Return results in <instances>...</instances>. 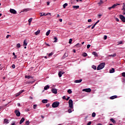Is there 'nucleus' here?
<instances>
[{
	"label": "nucleus",
	"mask_w": 125,
	"mask_h": 125,
	"mask_svg": "<svg viewBox=\"0 0 125 125\" xmlns=\"http://www.w3.org/2000/svg\"><path fill=\"white\" fill-rule=\"evenodd\" d=\"M27 44H28V43H27V41L24 40L23 42V46H26Z\"/></svg>",
	"instance_id": "20"
},
{
	"label": "nucleus",
	"mask_w": 125,
	"mask_h": 125,
	"mask_svg": "<svg viewBox=\"0 0 125 125\" xmlns=\"http://www.w3.org/2000/svg\"><path fill=\"white\" fill-rule=\"evenodd\" d=\"M98 23H99V20H98L97 22H96V23L94 24L95 25H97V24H98Z\"/></svg>",
	"instance_id": "51"
},
{
	"label": "nucleus",
	"mask_w": 125,
	"mask_h": 125,
	"mask_svg": "<svg viewBox=\"0 0 125 125\" xmlns=\"http://www.w3.org/2000/svg\"><path fill=\"white\" fill-rule=\"evenodd\" d=\"M52 92L54 93V94H57V89H52Z\"/></svg>",
	"instance_id": "11"
},
{
	"label": "nucleus",
	"mask_w": 125,
	"mask_h": 125,
	"mask_svg": "<svg viewBox=\"0 0 125 125\" xmlns=\"http://www.w3.org/2000/svg\"><path fill=\"white\" fill-rule=\"evenodd\" d=\"M88 22L89 23L90 22H91V19H89L88 20Z\"/></svg>",
	"instance_id": "56"
},
{
	"label": "nucleus",
	"mask_w": 125,
	"mask_h": 125,
	"mask_svg": "<svg viewBox=\"0 0 125 125\" xmlns=\"http://www.w3.org/2000/svg\"><path fill=\"white\" fill-rule=\"evenodd\" d=\"M16 58H17V56L15 55V56H14V59H16Z\"/></svg>",
	"instance_id": "62"
},
{
	"label": "nucleus",
	"mask_w": 125,
	"mask_h": 125,
	"mask_svg": "<svg viewBox=\"0 0 125 125\" xmlns=\"http://www.w3.org/2000/svg\"><path fill=\"white\" fill-rule=\"evenodd\" d=\"M104 67H105V62H102L98 66L97 70L98 71H99V70H102Z\"/></svg>",
	"instance_id": "2"
},
{
	"label": "nucleus",
	"mask_w": 125,
	"mask_h": 125,
	"mask_svg": "<svg viewBox=\"0 0 125 125\" xmlns=\"http://www.w3.org/2000/svg\"><path fill=\"white\" fill-rule=\"evenodd\" d=\"M32 21H33V18H30L28 20V22L31 23V22H32Z\"/></svg>",
	"instance_id": "37"
},
{
	"label": "nucleus",
	"mask_w": 125,
	"mask_h": 125,
	"mask_svg": "<svg viewBox=\"0 0 125 125\" xmlns=\"http://www.w3.org/2000/svg\"><path fill=\"white\" fill-rule=\"evenodd\" d=\"M64 56H65V57H68V54L65 53L64 55Z\"/></svg>",
	"instance_id": "54"
},
{
	"label": "nucleus",
	"mask_w": 125,
	"mask_h": 125,
	"mask_svg": "<svg viewBox=\"0 0 125 125\" xmlns=\"http://www.w3.org/2000/svg\"><path fill=\"white\" fill-rule=\"evenodd\" d=\"M102 16V15H98V17H99V18H101V17Z\"/></svg>",
	"instance_id": "57"
},
{
	"label": "nucleus",
	"mask_w": 125,
	"mask_h": 125,
	"mask_svg": "<svg viewBox=\"0 0 125 125\" xmlns=\"http://www.w3.org/2000/svg\"><path fill=\"white\" fill-rule=\"evenodd\" d=\"M24 91H25V90H22L20 91V92H19L18 93L16 94V97H17V96H19V95H20V94H21V93H23V92H24Z\"/></svg>",
	"instance_id": "6"
},
{
	"label": "nucleus",
	"mask_w": 125,
	"mask_h": 125,
	"mask_svg": "<svg viewBox=\"0 0 125 125\" xmlns=\"http://www.w3.org/2000/svg\"><path fill=\"white\" fill-rule=\"evenodd\" d=\"M33 108L34 109H36L37 108V104H34L33 105Z\"/></svg>",
	"instance_id": "42"
},
{
	"label": "nucleus",
	"mask_w": 125,
	"mask_h": 125,
	"mask_svg": "<svg viewBox=\"0 0 125 125\" xmlns=\"http://www.w3.org/2000/svg\"><path fill=\"white\" fill-rule=\"evenodd\" d=\"M42 102L44 104H45V103H47V100L45 99V100H43L42 101Z\"/></svg>",
	"instance_id": "30"
},
{
	"label": "nucleus",
	"mask_w": 125,
	"mask_h": 125,
	"mask_svg": "<svg viewBox=\"0 0 125 125\" xmlns=\"http://www.w3.org/2000/svg\"><path fill=\"white\" fill-rule=\"evenodd\" d=\"M97 125H102L101 124H98Z\"/></svg>",
	"instance_id": "64"
},
{
	"label": "nucleus",
	"mask_w": 125,
	"mask_h": 125,
	"mask_svg": "<svg viewBox=\"0 0 125 125\" xmlns=\"http://www.w3.org/2000/svg\"><path fill=\"white\" fill-rule=\"evenodd\" d=\"M103 3H104L103 0H100V2L98 3V4H99V5H101V4H102Z\"/></svg>",
	"instance_id": "18"
},
{
	"label": "nucleus",
	"mask_w": 125,
	"mask_h": 125,
	"mask_svg": "<svg viewBox=\"0 0 125 125\" xmlns=\"http://www.w3.org/2000/svg\"><path fill=\"white\" fill-rule=\"evenodd\" d=\"M24 121H25V119L24 118H21V119L20 122V125H21V124H23Z\"/></svg>",
	"instance_id": "14"
},
{
	"label": "nucleus",
	"mask_w": 125,
	"mask_h": 125,
	"mask_svg": "<svg viewBox=\"0 0 125 125\" xmlns=\"http://www.w3.org/2000/svg\"><path fill=\"white\" fill-rule=\"evenodd\" d=\"M115 20H116V21H117V22H119V21H120V20H119V19L117 18H115Z\"/></svg>",
	"instance_id": "45"
},
{
	"label": "nucleus",
	"mask_w": 125,
	"mask_h": 125,
	"mask_svg": "<svg viewBox=\"0 0 125 125\" xmlns=\"http://www.w3.org/2000/svg\"><path fill=\"white\" fill-rule=\"evenodd\" d=\"M91 125V122H88L87 125Z\"/></svg>",
	"instance_id": "55"
},
{
	"label": "nucleus",
	"mask_w": 125,
	"mask_h": 125,
	"mask_svg": "<svg viewBox=\"0 0 125 125\" xmlns=\"http://www.w3.org/2000/svg\"><path fill=\"white\" fill-rule=\"evenodd\" d=\"M10 12L11 13H12L13 14H16V13H17V12L16 11V10H15L13 9H11L10 10Z\"/></svg>",
	"instance_id": "7"
},
{
	"label": "nucleus",
	"mask_w": 125,
	"mask_h": 125,
	"mask_svg": "<svg viewBox=\"0 0 125 125\" xmlns=\"http://www.w3.org/2000/svg\"><path fill=\"white\" fill-rule=\"evenodd\" d=\"M53 55V53H51L49 54L48 55H49V57H50V56H51Z\"/></svg>",
	"instance_id": "50"
},
{
	"label": "nucleus",
	"mask_w": 125,
	"mask_h": 125,
	"mask_svg": "<svg viewBox=\"0 0 125 125\" xmlns=\"http://www.w3.org/2000/svg\"><path fill=\"white\" fill-rule=\"evenodd\" d=\"M25 79H31L32 77H31V76H27V75H26V76H25Z\"/></svg>",
	"instance_id": "33"
},
{
	"label": "nucleus",
	"mask_w": 125,
	"mask_h": 125,
	"mask_svg": "<svg viewBox=\"0 0 125 125\" xmlns=\"http://www.w3.org/2000/svg\"><path fill=\"white\" fill-rule=\"evenodd\" d=\"M90 46H91L90 44H88V45H87V49H88V48H89L90 47Z\"/></svg>",
	"instance_id": "44"
},
{
	"label": "nucleus",
	"mask_w": 125,
	"mask_h": 125,
	"mask_svg": "<svg viewBox=\"0 0 125 125\" xmlns=\"http://www.w3.org/2000/svg\"><path fill=\"white\" fill-rule=\"evenodd\" d=\"M72 42H73V40L72 39H70L69 43H72Z\"/></svg>",
	"instance_id": "39"
},
{
	"label": "nucleus",
	"mask_w": 125,
	"mask_h": 125,
	"mask_svg": "<svg viewBox=\"0 0 125 125\" xmlns=\"http://www.w3.org/2000/svg\"><path fill=\"white\" fill-rule=\"evenodd\" d=\"M9 122L8 119H4V124H9Z\"/></svg>",
	"instance_id": "17"
},
{
	"label": "nucleus",
	"mask_w": 125,
	"mask_h": 125,
	"mask_svg": "<svg viewBox=\"0 0 125 125\" xmlns=\"http://www.w3.org/2000/svg\"><path fill=\"white\" fill-rule=\"evenodd\" d=\"M83 56L84 57H86L87 56V54L85 52H84L83 53Z\"/></svg>",
	"instance_id": "28"
},
{
	"label": "nucleus",
	"mask_w": 125,
	"mask_h": 125,
	"mask_svg": "<svg viewBox=\"0 0 125 125\" xmlns=\"http://www.w3.org/2000/svg\"><path fill=\"white\" fill-rule=\"evenodd\" d=\"M81 82H83V80L80 79L79 80H75L74 81V83H81Z\"/></svg>",
	"instance_id": "12"
},
{
	"label": "nucleus",
	"mask_w": 125,
	"mask_h": 125,
	"mask_svg": "<svg viewBox=\"0 0 125 125\" xmlns=\"http://www.w3.org/2000/svg\"><path fill=\"white\" fill-rule=\"evenodd\" d=\"M46 107H49V104H48L46 105Z\"/></svg>",
	"instance_id": "61"
},
{
	"label": "nucleus",
	"mask_w": 125,
	"mask_h": 125,
	"mask_svg": "<svg viewBox=\"0 0 125 125\" xmlns=\"http://www.w3.org/2000/svg\"><path fill=\"white\" fill-rule=\"evenodd\" d=\"M95 26H96L95 24H94L93 25V26H92V27H91V29H94V27H95Z\"/></svg>",
	"instance_id": "52"
},
{
	"label": "nucleus",
	"mask_w": 125,
	"mask_h": 125,
	"mask_svg": "<svg viewBox=\"0 0 125 125\" xmlns=\"http://www.w3.org/2000/svg\"><path fill=\"white\" fill-rule=\"evenodd\" d=\"M40 33H41V30H38L36 32H35L36 36H38Z\"/></svg>",
	"instance_id": "24"
},
{
	"label": "nucleus",
	"mask_w": 125,
	"mask_h": 125,
	"mask_svg": "<svg viewBox=\"0 0 125 125\" xmlns=\"http://www.w3.org/2000/svg\"><path fill=\"white\" fill-rule=\"evenodd\" d=\"M59 106V102H55L52 104V107L53 108H57Z\"/></svg>",
	"instance_id": "3"
},
{
	"label": "nucleus",
	"mask_w": 125,
	"mask_h": 125,
	"mask_svg": "<svg viewBox=\"0 0 125 125\" xmlns=\"http://www.w3.org/2000/svg\"><path fill=\"white\" fill-rule=\"evenodd\" d=\"M26 125H30V122H29V121H27L26 122Z\"/></svg>",
	"instance_id": "41"
},
{
	"label": "nucleus",
	"mask_w": 125,
	"mask_h": 125,
	"mask_svg": "<svg viewBox=\"0 0 125 125\" xmlns=\"http://www.w3.org/2000/svg\"><path fill=\"white\" fill-rule=\"evenodd\" d=\"M12 67L13 68V69H15V64H13L12 65Z\"/></svg>",
	"instance_id": "46"
},
{
	"label": "nucleus",
	"mask_w": 125,
	"mask_h": 125,
	"mask_svg": "<svg viewBox=\"0 0 125 125\" xmlns=\"http://www.w3.org/2000/svg\"><path fill=\"white\" fill-rule=\"evenodd\" d=\"M117 55L116 54H114L113 55H109V56L111 57L112 56V57H115V56H116Z\"/></svg>",
	"instance_id": "40"
},
{
	"label": "nucleus",
	"mask_w": 125,
	"mask_h": 125,
	"mask_svg": "<svg viewBox=\"0 0 125 125\" xmlns=\"http://www.w3.org/2000/svg\"><path fill=\"white\" fill-rule=\"evenodd\" d=\"M17 105H18L19 107L20 106H21L20 103H18V104H17Z\"/></svg>",
	"instance_id": "60"
},
{
	"label": "nucleus",
	"mask_w": 125,
	"mask_h": 125,
	"mask_svg": "<svg viewBox=\"0 0 125 125\" xmlns=\"http://www.w3.org/2000/svg\"><path fill=\"white\" fill-rule=\"evenodd\" d=\"M95 116H96V114H95V112H93L92 114V117H93V118H94V117H95Z\"/></svg>",
	"instance_id": "34"
},
{
	"label": "nucleus",
	"mask_w": 125,
	"mask_h": 125,
	"mask_svg": "<svg viewBox=\"0 0 125 125\" xmlns=\"http://www.w3.org/2000/svg\"><path fill=\"white\" fill-rule=\"evenodd\" d=\"M124 42H123V41H120L118 42V44H117V45H120V44H123Z\"/></svg>",
	"instance_id": "29"
},
{
	"label": "nucleus",
	"mask_w": 125,
	"mask_h": 125,
	"mask_svg": "<svg viewBox=\"0 0 125 125\" xmlns=\"http://www.w3.org/2000/svg\"><path fill=\"white\" fill-rule=\"evenodd\" d=\"M54 40H55V41H54V42H57L58 39L56 37H54Z\"/></svg>",
	"instance_id": "36"
},
{
	"label": "nucleus",
	"mask_w": 125,
	"mask_h": 125,
	"mask_svg": "<svg viewBox=\"0 0 125 125\" xmlns=\"http://www.w3.org/2000/svg\"><path fill=\"white\" fill-rule=\"evenodd\" d=\"M30 10V8L23 9L22 12H27Z\"/></svg>",
	"instance_id": "13"
},
{
	"label": "nucleus",
	"mask_w": 125,
	"mask_h": 125,
	"mask_svg": "<svg viewBox=\"0 0 125 125\" xmlns=\"http://www.w3.org/2000/svg\"><path fill=\"white\" fill-rule=\"evenodd\" d=\"M73 52H74V53H76V50L75 49H73Z\"/></svg>",
	"instance_id": "59"
},
{
	"label": "nucleus",
	"mask_w": 125,
	"mask_h": 125,
	"mask_svg": "<svg viewBox=\"0 0 125 125\" xmlns=\"http://www.w3.org/2000/svg\"><path fill=\"white\" fill-rule=\"evenodd\" d=\"M79 7V6H73V8H74L75 9H78Z\"/></svg>",
	"instance_id": "27"
},
{
	"label": "nucleus",
	"mask_w": 125,
	"mask_h": 125,
	"mask_svg": "<svg viewBox=\"0 0 125 125\" xmlns=\"http://www.w3.org/2000/svg\"><path fill=\"white\" fill-rule=\"evenodd\" d=\"M117 95H114L110 97L109 99L111 100H113V99H115V98H117Z\"/></svg>",
	"instance_id": "16"
},
{
	"label": "nucleus",
	"mask_w": 125,
	"mask_h": 125,
	"mask_svg": "<svg viewBox=\"0 0 125 125\" xmlns=\"http://www.w3.org/2000/svg\"><path fill=\"white\" fill-rule=\"evenodd\" d=\"M66 6H68V4L67 3H65L63 5V8H66Z\"/></svg>",
	"instance_id": "26"
},
{
	"label": "nucleus",
	"mask_w": 125,
	"mask_h": 125,
	"mask_svg": "<svg viewBox=\"0 0 125 125\" xmlns=\"http://www.w3.org/2000/svg\"><path fill=\"white\" fill-rule=\"evenodd\" d=\"M64 72L60 71L58 74L59 77L61 78L62 77V75L64 74Z\"/></svg>",
	"instance_id": "10"
},
{
	"label": "nucleus",
	"mask_w": 125,
	"mask_h": 125,
	"mask_svg": "<svg viewBox=\"0 0 125 125\" xmlns=\"http://www.w3.org/2000/svg\"><path fill=\"white\" fill-rule=\"evenodd\" d=\"M115 72V69L112 68L110 71L109 73H114Z\"/></svg>",
	"instance_id": "21"
},
{
	"label": "nucleus",
	"mask_w": 125,
	"mask_h": 125,
	"mask_svg": "<svg viewBox=\"0 0 125 125\" xmlns=\"http://www.w3.org/2000/svg\"><path fill=\"white\" fill-rule=\"evenodd\" d=\"M110 121L112 122V123H113V124H116V121L112 118L110 119Z\"/></svg>",
	"instance_id": "23"
},
{
	"label": "nucleus",
	"mask_w": 125,
	"mask_h": 125,
	"mask_svg": "<svg viewBox=\"0 0 125 125\" xmlns=\"http://www.w3.org/2000/svg\"><path fill=\"white\" fill-rule=\"evenodd\" d=\"M67 92L69 93V94H71V93H72V90L71 89H68L67 90Z\"/></svg>",
	"instance_id": "35"
},
{
	"label": "nucleus",
	"mask_w": 125,
	"mask_h": 125,
	"mask_svg": "<svg viewBox=\"0 0 125 125\" xmlns=\"http://www.w3.org/2000/svg\"><path fill=\"white\" fill-rule=\"evenodd\" d=\"M49 34H50V30H49L46 33V36H49Z\"/></svg>",
	"instance_id": "25"
},
{
	"label": "nucleus",
	"mask_w": 125,
	"mask_h": 125,
	"mask_svg": "<svg viewBox=\"0 0 125 125\" xmlns=\"http://www.w3.org/2000/svg\"><path fill=\"white\" fill-rule=\"evenodd\" d=\"M104 40H107V36H104Z\"/></svg>",
	"instance_id": "47"
},
{
	"label": "nucleus",
	"mask_w": 125,
	"mask_h": 125,
	"mask_svg": "<svg viewBox=\"0 0 125 125\" xmlns=\"http://www.w3.org/2000/svg\"><path fill=\"white\" fill-rule=\"evenodd\" d=\"M62 99H66V97L65 96H64L63 97H62Z\"/></svg>",
	"instance_id": "58"
},
{
	"label": "nucleus",
	"mask_w": 125,
	"mask_h": 125,
	"mask_svg": "<svg viewBox=\"0 0 125 125\" xmlns=\"http://www.w3.org/2000/svg\"><path fill=\"white\" fill-rule=\"evenodd\" d=\"M124 5L123 6V8L122 9V10H124L125 12V4L123 3Z\"/></svg>",
	"instance_id": "31"
},
{
	"label": "nucleus",
	"mask_w": 125,
	"mask_h": 125,
	"mask_svg": "<svg viewBox=\"0 0 125 125\" xmlns=\"http://www.w3.org/2000/svg\"><path fill=\"white\" fill-rule=\"evenodd\" d=\"M17 47H18V48H20V47H21V45L20 44V43H18L17 44Z\"/></svg>",
	"instance_id": "32"
},
{
	"label": "nucleus",
	"mask_w": 125,
	"mask_h": 125,
	"mask_svg": "<svg viewBox=\"0 0 125 125\" xmlns=\"http://www.w3.org/2000/svg\"><path fill=\"white\" fill-rule=\"evenodd\" d=\"M59 21H60L61 22H62V19H60L59 20Z\"/></svg>",
	"instance_id": "63"
},
{
	"label": "nucleus",
	"mask_w": 125,
	"mask_h": 125,
	"mask_svg": "<svg viewBox=\"0 0 125 125\" xmlns=\"http://www.w3.org/2000/svg\"><path fill=\"white\" fill-rule=\"evenodd\" d=\"M122 77H125V72H123L122 74Z\"/></svg>",
	"instance_id": "43"
},
{
	"label": "nucleus",
	"mask_w": 125,
	"mask_h": 125,
	"mask_svg": "<svg viewBox=\"0 0 125 125\" xmlns=\"http://www.w3.org/2000/svg\"><path fill=\"white\" fill-rule=\"evenodd\" d=\"M92 69H93L94 70H95L96 69V66L95 65H92Z\"/></svg>",
	"instance_id": "38"
},
{
	"label": "nucleus",
	"mask_w": 125,
	"mask_h": 125,
	"mask_svg": "<svg viewBox=\"0 0 125 125\" xmlns=\"http://www.w3.org/2000/svg\"><path fill=\"white\" fill-rule=\"evenodd\" d=\"M16 125L15 122H13L11 123V125Z\"/></svg>",
	"instance_id": "49"
},
{
	"label": "nucleus",
	"mask_w": 125,
	"mask_h": 125,
	"mask_svg": "<svg viewBox=\"0 0 125 125\" xmlns=\"http://www.w3.org/2000/svg\"><path fill=\"white\" fill-rule=\"evenodd\" d=\"M92 54H93V55H94V56H96V57H98V54H97L96 52H93L92 53Z\"/></svg>",
	"instance_id": "15"
},
{
	"label": "nucleus",
	"mask_w": 125,
	"mask_h": 125,
	"mask_svg": "<svg viewBox=\"0 0 125 125\" xmlns=\"http://www.w3.org/2000/svg\"><path fill=\"white\" fill-rule=\"evenodd\" d=\"M15 113L16 114V116H17V117H20V112H19V111L15 110Z\"/></svg>",
	"instance_id": "9"
},
{
	"label": "nucleus",
	"mask_w": 125,
	"mask_h": 125,
	"mask_svg": "<svg viewBox=\"0 0 125 125\" xmlns=\"http://www.w3.org/2000/svg\"><path fill=\"white\" fill-rule=\"evenodd\" d=\"M40 14L41 17H42V16H45V13H41Z\"/></svg>",
	"instance_id": "22"
},
{
	"label": "nucleus",
	"mask_w": 125,
	"mask_h": 125,
	"mask_svg": "<svg viewBox=\"0 0 125 125\" xmlns=\"http://www.w3.org/2000/svg\"><path fill=\"white\" fill-rule=\"evenodd\" d=\"M70 99V97H68L66 99V100L67 101H68V100H69Z\"/></svg>",
	"instance_id": "53"
},
{
	"label": "nucleus",
	"mask_w": 125,
	"mask_h": 125,
	"mask_svg": "<svg viewBox=\"0 0 125 125\" xmlns=\"http://www.w3.org/2000/svg\"><path fill=\"white\" fill-rule=\"evenodd\" d=\"M120 5V4H119V3L114 4L111 7H108V9L109 10L112 9H115V8H116V7H117V6H118V5Z\"/></svg>",
	"instance_id": "4"
},
{
	"label": "nucleus",
	"mask_w": 125,
	"mask_h": 125,
	"mask_svg": "<svg viewBox=\"0 0 125 125\" xmlns=\"http://www.w3.org/2000/svg\"><path fill=\"white\" fill-rule=\"evenodd\" d=\"M83 91H85V92H90L91 91V88H86V89H83Z\"/></svg>",
	"instance_id": "8"
},
{
	"label": "nucleus",
	"mask_w": 125,
	"mask_h": 125,
	"mask_svg": "<svg viewBox=\"0 0 125 125\" xmlns=\"http://www.w3.org/2000/svg\"><path fill=\"white\" fill-rule=\"evenodd\" d=\"M9 37H11V35H7L6 36V39H8L9 38Z\"/></svg>",
	"instance_id": "48"
},
{
	"label": "nucleus",
	"mask_w": 125,
	"mask_h": 125,
	"mask_svg": "<svg viewBox=\"0 0 125 125\" xmlns=\"http://www.w3.org/2000/svg\"><path fill=\"white\" fill-rule=\"evenodd\" d=\"M119 18L122 20V22H125V17L122 15H119Z\"/></svg>",
	"instance_id": "5"
},
{
	"label": "nucleus",
	"mask_w": 125,
	"mask_h": 125,
	"mask_svg": "<svg viewBox=\"0 0 125 125\" xmlns=\"http://www.w3.org/2000/svg\"><path fill=\"white\" fill-rule=\"evenodd\" d=\"M48 88H49V86L48 85L45 86L44 87V90H47V89H48Z\"/></svg>",
	"instance_id": "19"
},
{
	"label": "nucleus",
	"mask_w": 125,
	"mask_h": 125,
	"mask_svg": "<svg viewBox=\"0 0 125 125\" xmlns=\"http://www.w3.org/2000/svg\"><path fill=\"white\" fill-rule=\"evenodd\" d=\"M68 104H69V108L68 110V112L70 113L74 111V107L73 106V100L71 99H70L68 101Z\"/></svg>",
	"instance_id": "1"
}]
</instances>
